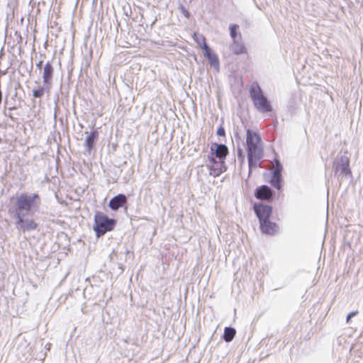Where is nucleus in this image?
<instances>
[{
    "label": "nucleus",
    "instance_id": "f257e3e1",
    "mask_svg": "<svg viewBox=\"0 0 363 363\" xmlns=\"http://www.w3.org/2000/svg\"><path fill=\"white\" fill-rule=\"evenodd\" d=\"M246 151L250 168L257 167L264 153L262 140L259 133L248 129L246 132Z\"/></svg>",
    "mask_w": 363,
    "mask_h": 363
},
{
    "label": "nucleus",
    "instance_id": "f03ea898",
    "mask_svg": "<svg viewBox=\"0 0 363 363\" xmlns=\"http://www.w3.org/2000/svg\"><path fill=\"white\" fill-rule=\"evenodd\" d=\"M116 223V220L109 218L101 211H97L94 215V230L97 237H101L107 232L113 230Z\"/></svg>",
    "mask_w": 363,
    "mask_h": 363
},
{
    "label": "nucleus",
    "instance_id": "7ed1b4c3",
    "mask_svg": "<svg viewBox=\"0 0 363 363\" xmlns=\"http://www.w3.org/2000/svg\"><path fill=\"white\" fill-rule=\"evenodd\" d=\"M37 201L40 202V197L37 194H34L32 196L21 194L17 196L16 201V209L15 211L16 217H18V213L21 215V212L23 211L26 212L30 211L35 206Z\"/></svg>",
    "mask_w": 363,
    "mask_h": 363
},
{
    "label": "nucleus",
    "instance_id": "20e7f679",
    "mask_svg": "<svg viewBox=\"0 0 363 363\" xmlns=\"http://www.w3.org/2000/svg\"><path fill=\"white\" fill-rule=\"evenodd\" d=\"M250 96L255 107L261 112H269L272 106L267 98L263 95L261 88L258 84L252 86Z\"/></svg>",
    "mask_w": 363,
    "mask_h": 363
},
{
    "label": "nucleus",
    "instance_id": "39448f33",
    "mask_svg": "<svg viewBox=\"0 0 363 363\" xmlns=\"http://www.w3.org/2000/svg\"><path fill=\"white\" fill-rule=\"evenodd\" d=\"M206 167L209 174L214 177H218L226 170L225 161L216 160L213 153L208 155Z\"/></svg>",
    "mask_w": 363,
    "mask_h": 363
},
{
    "label": "nucleus",
    "instance_id": "423d86ee",
    "mask_svg": "<svg viewBox=\"0 0 363 363\" xmlns=\"http://www.w3.org/2000/svg\"><path fill=\"white\" fill-rule=\"evenodd\" d=\"M335 167V175L337 177L347 176L351 174L350 169V159L347 156H342L333 163Z\"/></svg>",
    "mask_w": 363,
    "mask_h": 363
},
{
    "label": "nucleus",
    "instance_id": "0eeeda50",
    "mask_svg": "<svg viewBox=\"0 0 363 363\" xmlns=\"http://www.w3.org/2000/svg\"><path fill=\"white\" fill-rule=\"evenodd\" d=\"M253 209L259 218V223L269 218L272 213V206L261 203H255Z\"/></svg>",
    "mask_w": 363,
    "mask_h": 363
},
{
    "label": "nucleus",
    "instance_id": "6e6552de",
    "mask_svg": "<svg viewBox=\"0 0 363 363\" xmlns=\"http://www.w3.org/2000/svg\"><path fill=\"white\" fill-rule=\"evenodd\" d=\"M16 224L20 225L23 231H29L35 230L38 225L33 219L24 220L22 216L18 213V217H16Z\"/></svg>",
    "mask_w": 363,
    "mask_h": 363
},
{
    "label": "nucleus",
    "instance_id": "1a4fd4ad",
    "mask_svg": "<svg viewBox=\"0 0 363 363\" xmlns=\"http://www.w3.org/2000/svg\"><path fill=\"white\" fill-rule=\"evenodd\" d=\"M53 72L54 69L52 63L50 62H47L43 67V84L48 88V91L50 89Z\"/></svg>",
    "mask_w": 363,
    "mask_h": 363
},
{
    "label": "nucleus",
    "instance_id": "9d476101",
    "mask_svg": "<svg viewBox=\"0 0 363 363\" xmlns=\"http://www.w3.org/2000/svg\"><path fill=\"white\" fill-rule=\"evenodd\" d=\"M127 203V198L125 195L119 194L112 198L108 203V206L113 211H117Z\"/></svg>",
    "mask_w": 363,
    "mask_h": 363
},
{
    "label": "nucleus",
    "instance_id": "9b49d317",
    "mask_svg": "<svg viewBox=\"0 0 363 363\" xmlns=\"http://www.w3.org/2000/svg\"><path fill=\"white\" fill-rule=\"evenodd\" d=\"M260 230L264 234L273 235L277 230V225L272 222L269 218L259 223Z\"/></svg>",
    "mask_w": 363,
    "mask_h": 363
},
{
    "label": "nucleus",
    "instance_id": "f8f14e48",
    "mask_svg": "<svg viewBox=\"0 0 363 363\" xmlns=\"http://www.w3.org/2000/svg\"><path fill=\"white\" fill-rule=\"evenodd\" d=\"M255 196L260 200H269L272 196V191L268 186L262 185L255 190Z\"/></svg>",
    "mask_w": 363,
    "mask_h": 363
},
{
    "label": "nucleus",
    "instance_id": "ddd939ff",
    "mask_svg": "<svg viewBox=\"0 0 363 363\" xmlns=\"http://www.w3.org/2000/svg\"><path fill=\"white\" fill-rule=\"evenodd\" d=\"M215 145L216 147L215 152H212L214 157H217L218 160L225 161L226 156L228 155V149L227 146L223 144H215Z\"/></svg>",
    "mask_w": 363,
    "mask_h": 363
},
{
    "label": "nucleus",
    "instance_id": "4468645a",
    "mask_svg": "<svg viewBox=\"0 0 363 363\" xmlns=\"http://www.w3.org/2000/svg\"><path fill=\"white\" fill-rule=\"evenodd\" d=\"M203 52L205 57H207L211 65L213 66L216 69H218L219 60L217 55L211 51L209 47H206V49H205Z\"/></svg>",
    "mask_w": 363,
    "mask_h": 363
},
{
    "label": "nucleus",
    "instance_id": "2eb2a0df",
    "mask_svg": "<svg viewBox=\"0 0 363 363\" xmlns=\"http://www.w3.org/2000/svg\"><path fill=\"white\" fill-rule=\"evenodd\" d=\"M98 137H99V132L96 130L91 131L87 135V137L85 140L84 145L88 151L90 152L93 149V147L94 146V143L97 140Z\"/></svg>",
    "mask_w": 363,
    "mask_h": 363
},
{
    "label": "nucleus",
    "instance_id": "dca6fc26",
    "mask_svg": "<svg viewBox=\"0 0 363 363\" xmlns=\"http://www.w3.org/2000/svg\"><path fill=\"white\" fill-rule=\"evenodd\" d=\"M270 184L277 190H280L282 186V177L281 174L272 173V178L269 182Z\"/></svg>",
    "mask_w": 363,
    "mask_h": 363
},
{
    "label": "nucleus",
    "instance_id": "f3484780",
    "mask_svg": "<svg viewBox=\"0 0 363 363\" xmlns=\"http://www.w3.org/2000/svg\"><path fill=\"white\" fill-rule=\"evenodd\" d=\"M193 38L198 46L203 50L206 49V47H208L206 43V38L203 35L194 33L193 35Z\"/></svg>",
    "mask_w": 363,
    "mask_h": 363
},
{
    "label": "nucleus",
    "instance_id": "a211bd4d",
    "mask_svg": "<svg viewBox=\"0 0 363 363\" xmlns=\"http://www.w3.org/2000/svg\"><path fill=\"white\" fill-rule=\"evenodd\" d=\"M235 334H236V330L233 328L226 327L224 329V333H223V340L225 342H229L233 340Z\"/></svg>",
    "mask_w": 363,
    "mask_h": 363
},
{
    "label": "nucleus",
    "instance_id": "6ab92c4d",
    "mask_svg": "<svg viewBox=\"0 0 363 363\" xmlns=\"http://www.w3.org/2000/svg\"><path fill=\"white\" fill-rule=\"evenodd\" d=\"M232 50L235 55H242L247 52L245 45L238 43V40L235 41V44L233 42Z\"/></svg>",
    "mask_w": 363,
    "mask_h": 363
},
{
    "label": "nucleus",
    "instance_id": "aec40b11",
    "mask_svg": "<svg viewBox=\"0 0 363 363\" xmlns=\"http://www.w3.org/2000/svg\"><path fill=\"white\" fill-rule=\"evenodd\" d=\"M239 26L236 24L231 25L230 27V36L233 39V42L235 44V41L237 40L238 36L239 37V39L241 38V34L238 33Z\"/></svg>",
    "mask_w": 363,
    "mask_h": 363
},
{
    "label": "nucleus",
    "instance_id": "412c9836",
    "mask_svg": "<svg viewBox=\"0 0 363 363\" xmlns=\"http://www.w3.org/2000/svg\"><path fill=\"white\" fill-rule=\"evenodd\" d=\"M45 89H48V88L45 86V87H40V88H38L36 89H34L33 91V96L35 97V98H40L43 96L44 93H45Z\"/></svg>",
    "mask_w": 363,
    "mask_h": 363
},
{
    "label": "nucleus",
    "instance_id": "4be33fe9",
    "mask_svg": "<svg viewBox=\"0 0 363 363\" xmlns=\"http://www.w3.org/2000/svg\"><path fill=\"white\" fill-rule=\"evenodd\" d=\"M274 169L272 173H277V174H281L282 171V166L278 160H274Z\"/></svg>",
    "mask_w": 363,
    "mask_h": 363
},
{
    "label": "nucleus",
    "instance_id": "5701e85b",
    "mask_svg": "<svg viewBox=\"0 0 363 363\" xmlns=\"http://www.w3.org/2000/svg\"><path fill=\"white\" fill-rule=\"evenodd\" d=\"M238 160H240V163H243L245 162V156L243 151L241 149L238 150Z\"/></svg>",
    "mask_w": 363,
    "mask_h": 363
},
{
    "label": "nucleus",
    "instance_id": "b1692460",
    "mask_svg": "<svg viewBox=\"0 0 363 363\" xmlns=\"http://www.w3.org/2000/svg\"><path fill=\"white\" fill-rule=\"evenodd\" d=\"M217 134L220 136L225 135V130L223 128H220L217 130Z\"/></svg>",
    "mask_w": 363,
    "mask_h": 363
},
{
    "label": "nucleus",
    "instance_id": "393cba45",
    "mask_svg": "<svg viewBox=\"0 0 363 363\" xmlns=\"http://www.w3.org/2000/svg\"><path fill=\"white\" fill-rule=\"evenodd\" d=\"M357 313V312H352L348 314L347 317V322L348 323L351 318H352L354 315H355Z\"/></svg>",
    "mask_w": 363,
    "mask_h": 363
},
{
    "label": "nucleus",
    "instance_id": "a878e982",
    "mask_svg": "<svg viewBox=\"0 0 363 363\" xmlns=\"http://www.w3.org/2000/svg\"><path fill=\"white\" fill-rule=\"evenodd\" d=\"M42 65H43V61H40V62L36 65V67H37L38 69H41V68H42Z\"/></svg>",
    "mask_w": 363,
    "mask_h": 363
},
{
    "label": "nucleus",
    "instance_id": "bb28decb",
    "mask_svg": "<svg viewBox=\"0 0 363 363\" xmlns=\"http://www.w3.org/2000/svg\"><path fill=\"white\" fill-rule=\"evenodd\" d=\"M184 14H185L186 17H188V16H189V14H188V12H187V11H186V12H185V13H184Z\"/></svg>",
    "mask_w": 363,
    "mask_h": 363
}]
</instances>
